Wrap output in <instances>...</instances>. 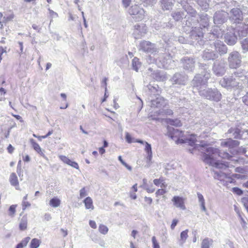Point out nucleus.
Returning <instances> with one entry per match:
<instances>
[{
	"label": "nucleus",
	"instance_id": "39",
	"mask_svg": "<svg viewBox=\"0 0 248 248\" xmlns=\"http://www.w3.org/2000/svg\"><path fill=\"white\" fill-rule=\"evenodd\" d=\"M119 160L121 162V163L124 165L126 168L128 170H130L131 168L130 166H128L123 159L121 156H119L118 157Z\"/></svg>",
	"mask_w": 248,
	"mask_h": 248
},
{
	"label": "nucleus",
	"instance_id": "60",
	"mask_svg": "<svg viewBox=\"0 0 248 248\" xmlns=\"http://www.w3.org/2000/svg\"><path fill=\"white\" fill-rule=\"evenodd\" d=\"M107 78H104L103 80H102V83L104 84V85H105V88L107 87Z\"/></svg>",
	"mask_w": 248,
	"mask_h": 248
},
{
	"label": "nucleus",
	"instance_id": "53",
	"mask_svg": "<svg viewBox=\"0 0 248 248\" xmlns=\"http://www.w3.org/2000/svg\"><path fill=\"white\" fill-rule=\"evenodd\" d=\"M30 205L31 204L29 203V202H23L22 205L23 210H24L27 207L30 206Z\"/></svg>",
	"mask_w": 248,
	"mask_h": 248
},
{
	"label": "nucleus",
	"instance_id": "15",
	"mask_svg": "<svg viewBox=\"0 0 248 248\" xmlns=\"http://www.w3.org/2000/svg\"><path fill=\"white\" fill-rule=\"evenodd\" d=\"M188 230H186L181 232L180 239L179 240V244L182 246L186 242L188 237Z\"/></svg>",
	"mask_w": 248,
	"mask_h": 248
},
{
	"label": "nucleus",
	"instance_id": "19",
	"mask_svg": "<svg viewBox=\"0 0 248 248\" xmlns=\"http://www.w3.org/2000/svg\"><path fill=\"white\" fill-rule=\"evenodd\" d=\"M151 45L152 44L151 42L149 41H143L140 43V46L143 50L145 51H148L150 48V47L151 46Z\"/></svg>",
	"mask_w": 248,
	"mask_h": 248
},
{
	"label": "nucleus",
	"instance_id": "3",
	"mask_svg": "<svg viewBox=\"0 0 248 248\" xmlns=\"http://www.w3.org/2000/svg\"><path fill=\"white\" fill-rule=\"evenodd\" d=\"M129 13L131 15L135 16L134 17L135 21H140L144 19L145 11L142 8H140L138 5H135L130 7Z\"/></svg>",
	"mask_w": 248,
	"mask_h": 248
},
{
	"label": "nucleus",
	"instance_id": "58",
	"mask_svg": "<svg viewBox=\"0 0 248 248\" xmlns=\"http://www.w3.org/2000/svg\"><path fill=\"white\" fill-rule=\"evenodd\" d=\"M0 93L1 95L4 96L5 94L6 93V91L3 88H0Z\"/></svg>",
	"mask_w": 248,
	"mask_h": 248
},
{
	"label": "nucleus",
	"instance_id": "38",
	"mask_svg": "<svg viewBox=\"0 0 248 248\" xmlns=\"http://www.w3.org/2000/svg\"><path fill=\"white\" fill-rule=\"evenodd\" d=\"M85 203V207L87 209H89L90 211L93 210L94 208L93 204V202H84Z\"/></svg>",
	"mask_w": 248,
	"mask_h": 248
},
{
	"label": "nucleus",
	"instance_id": "14",
	"mask_svg": "<svg viewBox=\"0 0 248 248\" xmlns=\"http://www.w3.org/2000/svg\"><path fill=\"white\" fill-rule=\"evenodd\" d=\"M165 179L163 177H160L159 179H155L154 180V184L159 186L162 187H166L167 186V185L164 182Z\"/></svg>",
	"mask_w": 248,
	"mask_h": 248
},
{
	"label": "nucleus",
	"instance_id": "42",
	"mask_svg": "<svg viewBox=\"0 0 248 248\" xmlns=\"http://www.w3.org/2000/svg\"><path fill=\"white\" fill-rule=\"evenodd\" d=\"M109 96V94L107 92V88L106 87V89H105V94H104V96L103 97V98L101 100V103H103L105 101H106L107 99L108 98V97Z\"/></svg>",
	"mask_w": 248,
	"mask_h": 248
},
{
	"label": "nucleus",
	"instance_id": "55",
	"mask_svg": "<svg viewBox=\"0 0 248 248\" xmlns=\"http://www.w3.org/2000/svg\"><path fill=\"white\" fill-rule=\"evenodd\" d=\"M61 231L63 233V237H65L67 236V235L68 234L67 230H65L63 229H61Z\"/></svg>",
	"mask_w": 248,
	"mask_h": 248
},
{
	"label": "nucleus",
	"instance_id": "12",
	"mask_svg": "<svg viewBox=\"0 0 248 248\" xmlns=\"http://www.w3.org/2000/svg\"><path fill=\"white\" fill-rule=\"evenodd\" d=\"M231 13L236 19H242V12L239 8H233L231 10Z\"/></svg>",
	"mask_w": 248,
	"mask_h": 248
},
{
	"label": "nucleus",
	"instance_id": "41",
	"mask_svg": "<svg viewBox=\"0 0 248 248\" xmlns=\"http://www.w3.org/2000/svg\"><path fill=\"white\" fill-rule=\"evenodd\" d=\"M87 195V192L85 187L82 188L80 191V196L81 198H84Z\"/></svg>",
	"mask_w": 248,
	"mask_h": 248
},
{
	"label": "nucleus",
	"instance_id": "57",
	"mask_svg": "<svg viewBox=\"0 0 248 248\" xmlns=\"http://www.w3.org/2000/svg\"><path fill=\"white\" fill-rule=\"evenodd\" d=\"M201 209L202 211H204V212H206V209L205 208V204H204V202H201Z\"/></svg>",
	"mask_w": 248,
	"mask_h": 248
},
{
	"label": "nucleus",
	"instance_id": "26",
	"mask_svg": "<svg viewBox=\"0 0 248 248\" xmlns=\"http://www.w3.org/2000/svg\"><path fill=\"white\" fill-rule=\"evenodd\" d=\"M98 231L101 233L105 235L108 232V229L106 226L100 224L99 226Z\"/></svg>",
	"mask_w": 248,
	"mask_h": 248
},
{
	"label": "nucleus",
	"instance_id": "25",
	"mask_svg": "<svg viewBox=\"0 0 248 248\" xmlns=\"http://www.w3.org/2000/svg\"><path fill=\"white\" fill-rule=\"evenodd\" d=\"M145 151L146 152V153L147 154L149 159H151L152 156L151 146L150 144H149L147 142H145Z\"/></svg>",
	"mask_w": 248,
	"mask_h": 248
},
{
	"label": "nucleus",
	"instance_id": "24",
	"mask_svg": "<svg viewBox=\"0 0 248 248\" xmlns=\"http://www.w3.org/2000/svg\"><path fill=\"white\" fill-rule=\"evenodd\" d=\"M186 138L187 139V142H188L190 145H193L197 141L196 136L194 134L190 135L189 138Z\"/></svg>",
	"mask_w": 248,
	"mask_h": 248
},
{
	"label": "nucleus",
	"instance_id": "37",
	"mask_svg": "<svg viewBox=\"0 0 248 248\" xmlns=\"http://www.w3.org/2000/svg\"><path fill=\"white\" fill-rule=\"evenodd\" d=\"M16 205H12L10 207V208L9 209V211L10 212V216H13L15 214V212H16Z\"/></svg>",
	"mask_w": 248,
	"mask_h": 248
},
{
	"label": "nucleus",
	"instance_id": "56",
	"mask_svg": "<svg viewBox=\"0 0 248 248\" xmlns=\"http://www.w3.org/2000/svg\"><path fill=\"white\" fill-rule=\"evenodd\" d=\"M99 152L101 155H103L105 153V150L104 147H102L99 148Z\"/></svg>",
	"mask_w": 248,
	"mask_h": 248
},
{
	"label": "nucleus",
	"instance_id": "31",
	"mask_svg": "<svg viewBox=\"0 0 248 248\" xmlns=\"http://www.w3.org/2000/svg\"><path fill=\"white\" fill-rule=\"evenodd\" d=\"M163 6L162 8L163 10H169L170 8L173 5L172 3L170 2L169 3H167L164 2V0H163Z\"/></svg>",
	"mask_w": 248,
	"mask_h": 248
},
{
	"label": "nucleus",
	"instance_id": "64",
	"mask_svg": "<svg viewBox=\"0 0 248 248\" xmlns=\"http://www.w3.org/2000/svg\"><path fill=\"white\" fill-rule=\"evenodd\" d=\"M243 186L248 188V181L243 184Z\"/></svg>",
	"mask_w": 248,
	"mask_h": 248
},
{
	"label": "nucleus",
	"instance_id": "5",
	"mask_svg": "<svg viewBox=\"0 0 248 248\" xmlns=\"http://www.w3.org/2000/svg\"><path fill=\"white\" fill-rule=\"evenodd\" d=\"M15 18V15L12 10H7L3 13H0V31L3 29V24L12 21Z\"/></svg>",
	"mask_w": 248,
	"mask_h": 248
},
{
	"label": "nucleus",
	"instance_id": "50",
	"mask_svg": "<svg viewBox=\"0 0 248 248\" xmlns=\"http://www.w3.org/2000/svg\"><path fill=\"white\" fill-rule=\"evenodd\" d=\"M234 208L235 211L236 212L238 216L240 214H242L241 213V212L240 211L239 208L237 206V205L236 204L234 205Z\"/></svg>",
	"mask_w": 248,
	"mask_h": 248
},
{
	"label": "nucleus",
	"instance_id": "13",
	"mask_svg": "<svg viewBox=\"0 0 248 248\" xmlns=\"http://www.w3.org/2000/svg\"><path fill=\"white\" fill-rule=\"evenodd\" d=\"M213 240L209 238H204L201 244V248H210V246L212 244Z\"/></svg>",
	"mask_w": 248,
	"mask_h": 248
},
{
	"label": "nucleus",
	"instance_id": "49",
	"mask_svg": "<svg viewBox=\"0 0 248 248\" xmlns=\"http://www.w3.org/2000/svg\"><path fill=\"white\" fill-rule=\"evenodd\" d=\"M60 202H49L50 206L53 207H57L60 206Z\"/></svg>",
	"mask_w": 248,
	"mask_h": 248
},
{
	"label": "nucleus",
	"instance_id": "4",
	"mask_svg": "<svg viewBox=\"0 0 248 248\" xmlns=\"http://www.w3.org/2000/svg\"><path fill=\"white\" fill-rule=\"evenodd\" d=\"M241 57L237 51L232 52L228 58L230 66L232 68H237L240 66Z\"/></svg>",
	"mask_w": 248,
	"mask_h": 248
},
{
	"label": "nucleus",
	"instance_id": "45",
	"mask_svg": "<svg viewBox=\"0 0 248 248\" xmlns=\"http://www.w3.org/2000/svg\"><path fill=\"white\" fill-rule=\"evenodd\" d=\"M89 225L90 227L93 229H96L97 227L95 222L93 220H90Z\"/></svg>",
	"mask_w": 248,
	"mask_h": 248
},
{
	"label": "nucleus",
	"instance_id": "54",
	"mask_svg": "<svg viewBox=\"0 0 248 248\" xmlns=\"http://www.w3.org/2000/svg\"><path fill=\"white\" fill-rule=\"evenodd\" d=\"M198 197L199 200L200 202H203L204 198H203V196L201 194L198 193Z\"/></svg>",
	"mask_w": 248,
	"mask_h": 248
},
{
	"label": "nucleus",
	"instance_id": "33",
	"mask_svg": "<svg viewBox=\"0 0 248 248\" xmlns=\"http://www.w3.org/2000/svg\"><path fill=\"white\" fill-rule=\"evenodd\" d=\"M238 217L240 219V221H241L240 223L242 225V227H243V229H245L246 227L247 223H246L245 220L244 219V218H243V217L242 215V214L238 215Z\"/></svg>",
	"mask_w": 248,
	"mask_h": 248
},
{
	"label": "nucleus",
	"instance_id": "21",
	"mask_svg": "<svg viewBox=\"0 0 248 248\" xmlns=\"http://www.w3.org/2000/svg\"><path fill=\"white\" fill-rule=\"evenodd\" d=\"M137 184H135L132 187L130 192V197L132 200H135L136 199V192L137 191Z\"/></svg>",
	"mask_w": 248,
	"mask_h": 248
},
{
	"label": "nucleus",
	"instance_id": "17",
	"mask_svg": "<svg viewBox=\"0 0 248 248\" xmlns=\"http://www.w3.org/2000/svg\"><path fill=\"white\" fill-rule=\"evenodd\" d=\"M228 133L229 134H233L234 138H237L240 135L241 130L239 128L237 127H231L228 130Z\"/></svg>",
	"mask_w": 248,
	"mask_h": 248
},
{
	"label": "nucleus",
	"instance_id": "11",
	"mask_svg": "<svg viewBox=\"0 0 248 248\" xmlns=\"http://www.w3.org/2000/svg\"><path fill=\"white\" fill-rule=\"evenodd\" d=\"M237 41V37L234 35H227L225 36V42L229 46L234 45Z\"/></svg>",
	"mask_w": 248,
	"mask_h": 248
},
{
	"label": "nucleus",
	"instance_id": "32",
	"mask_svg": "<svg viewBox=\"0 0 248 248\" xmlns=\"http://www.w3.org/2000/svg\"><path fill=\"white\" fill-rule=\"evenodd\" d=\"M125 139L126 141L129 143L134 142L135 141L131 136L128 133H127L125 135Z\"/></svg>",
	"mask_w": 248,
	"mask_h": 248
},
{
	"label": "nucleus",
	"instance_id": "27",
	"mask_svg": "<svg viewBox=\"0 0 248 248\" xmlns=\"http://www.w3.org/2000/svg\"><path fill=\"white\" fill-rule=\"evenodd\" d=\"M53 130H51L49 131L47 133V134L45 136H37L35 134H33V136L37 138L39 140H42V139H45V138H47L48 136L51 135L53 133Z\"/></svg>",
	"mask_w": 248,
	"mask_h": 248
},
{
	"label": "nucleus",
	"instance_id": "44",
	"mask_svg": "<svg viewBox=\"0 0 248 248\" xmlns=\"http://www.w3.org/2000/svg\"><path fill=\"white\" fill-rule=\"evenodd\" d=\"M7 151L9 154H12L14 151V148L11 144H9L7 147Z\"/></svg>",
	"mask_w": 248,
	"mask_h": 248
},
{
	"label": "nucleus",
	"instance_id": "51",
	"mask_svg": "<svg viewBox=\"0 0 248 248\" xmlns=\"http://www.w3.org/2000/svg\"><path fill=\"white\" fill-rule=\"evenodd\" d=\"M23 160L24 162H29L30 160V157L29 155H26L23 157Z\"/></svg>",
	"mask_w": 248,
	"mask_h": 248
},
{
	"label": "nucleus",
	"instance_id": "34",
	"mask_svg": "<svg viewBox=\"0 0 248 248\" xmlns=\"http://www.w3.org/2000/svg\"><path fill=\"white\" fill-rule=\"evenodd\" d=\"M152 241L153 244V248H160L159 244L157 243L155 236L152 237Z\"/></svg>",
	"mask_w": 248,
	"mask_h": 248
},
{
	"label": "nucleus",
	"instance_id": "35",
	"mask_svg": "<svg viewBox=\"0 0 248 248\" xmlns=\"http://www.w3.org/2000/svg\"><path fill=\"white\" fill-rule=\"evenodd\" d=\"M30 239V237H27L24 238L19 243L24 247L27 245Z\"/></svg>",
	"mask_w": 248,
	"mask_h": 248
},
{
	"label": "nucleus",
	"instance_id": "20",
	"mask_svg": "<svg viewBox=\"0 0 248 248\" xmlns=\"http://www.w3.org/2000/svg\"><path fill=\"white\" fill-rule=\"evenodd\" d=\"M141 65V63L140 62L139 59L135 57L132 60V66L133 67V69L137 72L138 71L139 68L140 67Z\"/></svg>",
	"mask_w": 248,
	"mask_h": 248
},
{
	"label": "nucleus",
	"instance_id": "16",
	"mask_svg": "<svg viewBox=\"0 0 248 248\" xmlns=\"http://www.w3.org/2000/svg\"><path fill=\"white\" fill-rule=\"evenodd\" d=\"M30 142L33 149L36 152H37L39 154H42L43 153L40 145L33 139H31Z\"/></svg>",
	"mask_w": 248,
	"mask_h": 248
},
{
	"label": "nucleus",
	"instance_id": "46",
	"mask_svg": "<svg viewBox=\"0 0 248 248\" xmlns=\"http://www.w3.org/2000/svg\"><path fill=\"white\" fill-rule=\"evenodd\" d=\"M123 0V3L124 6H125V7L126 8L129 6L130 2H131V0Z\"/></svg>",
	"mask_w": 248,
	"mask_h": 248
},
{
	"label": "nucleus",
	"instance_id": "6",
	"mask_svg": "<svg viewBox=\"0 0 248 248\" xmlns=\"http://www.w3.org/2000/svg\"><path fill=\"white\" fill-rule=\"evenodd\" d=\"M222 97L221 93L217 90H210L207 91L206 98L207 99L215 101L216 102L219 101Z\"/></svg>",
	"mask_w": 248,
	"mask_h": 248
},
{
	"label": "nucleus",
	"instance_id": "9",
	"mask_svg": "<svg viewBox=\"0 0 248 248\" xmlns=\"http://www.w3.org/2000/svg\"><path fill=\"white\" fill-rule=\"evenodd\" d=\"M215 46L217 51L221 54H224L227 52V47L221 41H217L215 43Z\"/></svg>",
	"mask_w": 248,
	"mask_h": 248
},
{
	"label": "nucleus",
	"instance_id": "36",
	"mask_svg": "<svg viewBox=\"0 0 248 248\" xmlns=\"http://www.w3.org/2000/svg\"><path fill=\"white\" fill-rule=\"evenodd\" d=\"M166 193V191L164 189H158L156 193V196L158 197L160 196L164 195Z\"/></svg>",
	"mask_w": 248,
	"mask_h": 248
},
{
	"label": "nucleus",
	"instance_id": "43",
	"mask_svg": "<svg viewBox=\"0 0 248 248\" xmlns=\"http://www.w3.org/2000/svg\"><path fill=\"white\" fill-rule=\"evenodd\" d=\"M178 220L176 219H174L172 220V223L170 226V228L172 230H173L175 226L177 225L178 223Z\"/></svg>",
	"mask_w": 248,
	"mask_h": 248
},
{
	"label": "nucleus",
	"instance_id": "29",
	"mask_svg": "<svg viewBox=\"0 0 248 248\" xmlns=\"http://www.w3.org/2000/svg\"><path fill=\"white\" fill-rule=\"evenodd\" d=\"M232 191L239 196L241 195L243 193V191L241 189L237 187H233L232 188Z\"/></svg>",
	"mask_w": 248,
	"mask_h": 248
},
{
	"label": "nucleus",
	"instance_id": "63",
	"mask_svg": "<svg viewBox=\"0 0 248 248\" xmlns=\"http://www.w3.org/2000/svg\"><path fill=\"white\" fill-rule=\"evenodd\" d=\"M244 206L245 208L247 209V212H248V202H244Z\"/></svg>",
	"mask_w": 248,
	"mask_h": 248
},
{
	"label": "nucleus",
	"instance_id": "23",
	"mask_svg": "<svg viewBox=\"0 0 248 248\" xmlns=\"http://www.w3.org/2000/svg\"><path fill=\"white\" fill-rule=\"evenodd\" d=\"M40 241L37 238H33L31 240L30 243V248H37L40 245Z\"/></svg>",
	"mask_w": 248,
	"mask_h": 248
},
{
	"label": "nucleus",
	"instance_id": "28",
	"mask_svg": "<svg viewBox=\"0 0 248 248\" xmlns=\"http://www.w3.org/2000/svg\"><path fill=\"white\" fill-rule=\"evenodd\" d=\"M241 46L243 50L248 51V38L245 39L242 42Z\"/></svg>",
	"mask_w": 248,
	"mask_h": 248
},
{
	"label": "nucleus",
	"instance_id": "7",
	"mask_svg": "<svg viewBox=\"0 0 248 248\" xmlns=\"http://www.w3.org/2000/svg\"><path fill=\"white\" fill-rule=\"evenodd\" d=\"M59 158L64 163L67 164L76 169H78V170L79 169V166H78V164L75 161L71 160L67 156H66L65 155H60L59 156Z\"/></svg>",
	"mask_w": 248,
	"mask_h": 248
},
{
	"label": "nucleus",
	"instance_id": "1",
	"mask_svg": "<svg viewBox=\"0 0 248 248\" xmlns=\"http://www.w3.org/2000/svg\"><path fill=\"white\" fill-rule=\"evenodd\" d=\"M206 153H203L202 155L203 162L217 168L223 169L229 167L228 162L217 160L218 157L230 159L232 156L229 153H221L218 149L213 147L207 148L206 149Z\"/></svg>",
	"mask_w": 248,
	"mask_h": 248
},
{
	"label": "nucleus",
	"instance_id": "48",
	"mask_svg": "<svg viewBox=\"0 0 248 248\" xmlns=\"http://www.w3.org/2000/svg\"><path fill=\"white\" fill-rule=\"evenodd\" d=\"M12 116L14 117L16 119L19 120L20 122L23 123V120L22 118V117L18 115H16V114H12Z\"/></svg>",
	"mask_w": 248,
	"mask_h": 248
},
{
	"label": "nucleus",
	"instance_id": "52",
	"mask_svg": "<svg viewBox=\"0 0 248 248\" xmlns=\"http://www.w3.org/2000/svg\"><path fill=\"white\" fill-rule=\"evenodd\" d=\"M44 218L45 219H46V220L47 221H49V220L51 219V217L50 216V214H46L44 216Z\"/></svg>",
	"mask_w": 248,
	"mask_h": 248
},
{
	"label": "nucleus",
	"instance_id": "18",
	"mask_svg": "<svg viewBox=\"0 0 248 248\" xmlns=\"http://www.w3.org/2000/svg\"><path fill=\"white\" fill-rule=\"evenodd\" d=\"M27 217H23L21 218L19 223V229L21 231H24L26 229L27 227Z\"/></svg>",
	"mask_w": 248,
	"mask_h": 248
},
{
	"label": "nucleus",
	"instance_id": "2",
	"mask_svg": "<svg viewBox=\"0 0 248 248\" xmlns=\"http://www.w3.org/2000/svg\"><path fill=\"white\" fill-rule=\"evenodd\" d=\"M168 133L169 137L175 140L176 144L184 143L187 142V139L182 131L174 128H169Z\"/></svg>",
	"mask_w": 248,
	"mask_h": 248
},
{
	"label": "nucleus",
	"instance_id": "30",
	"mask_svg": "<svg viewBox=\"0 0 248 248\" xmlns=\"http://www.w3.org/2000/svg\"><path fill=\"white\" fill-rule=\"evenodd\" d=\"M174 206L181 209L185 210L186 209L184 202H173Z\"/></svg>",
	"mask_w": 248,
	"mask_h": 248
},
{
	"label": "nucleus",
	"instance_id": "40",
	"mask_svg": "<svg viewBox=\"0 0 248 248\" xmlns=\"http://www.w3.org/2000/svg\"><path fill=\"white\" fill-rule=\"evenodd\" d=\"M243 102L248 106V92L242 97Z\"/></svg>",
	"mask_w": 248,
	"mask_h": 248
},
{
	"label": "nucleus",
	"instance_id": "10",
	"mask_svg": "<svg viewBox=\"0 0 248 248\" xmlns=\"http://www.w3.org/2000/svg\"><path fill=\"white\" fill-rule=\"evenodd\" d=\"M9 181L11 185L15 186L16 189H20L18 178L15 173L13 172L11 174L9 177Z\"/></svg>",
	"mask_w": 248,
	"mask_h": 248
},
{
	"label": "nucleus",
	"instance_id": "47",
	"mask_svg": "<svg viewBox=\"0 0 248 248\" xmlns=\"http://www.w3.org/2000/svg\"><path fill=\"white\" fill-rule=\"evenodd\" d=\"M172 202H183V198L178 197V196H175L172 199Z\"/></svg>",
	"mask_w": 248,
	"mask_h": 248
},
{
	"label": "nucleus",
	"instance_id": "61",
	"mask_svg": "<svg viewBox=\"0 0 248 248\" xmlns=\"http://www.w3.org/2000/svg\"><path fill=\"white\" fill-rule=\"evenodd\" d=\"M166 113L169 114V115H172L173 114V112H172V110H171V109H168Z\"/></svg>",
	"mask_w": 248,
	"mask_h": 248
},
{
	"label": "nucleus",
	"instance_id": "62",
	"mask_svg": "<svg viewBox=\"0 0 248 248\" xmlns=\"http://www.w3.org/2000/svg\"><path fill=\"white\" fill-rule=\"evenodd\" d=\"M103 147L104 148H105V147H108V143L107 142V141L105 140H104V142H103Z\"/></svg>",
	"mask_w": 248,
	"mask_h": 248
},
{
	"label": "nucleus",
	"instance_id": "22",
	"mask_svg": "<svg viewBox=\"0 0 248 248\" xmlns=\"http://www.w3.org/2000/svg\"><path fill=\"white\" fill-rule=\"evenodd\" d=\"M168 123L171 125L175 126H181L182 124L181 121L179 119H169L168 121Z\"/></svg>",
	"mask_w": 248,
	"mask_h": 248
},
{
	"label": "nucleus",
	"instance_id": "8",
	"mask_svg": "<svg viewBox=\"0 0 248 248\" xmlns=\"http://www.w3.org/2000/svg\"><path fill=\"white\" fill-rule=\"evenodd\" d=\"M239 141L233 140L231 138L228 139L226 140L221 143V146L229 147L230 148H233L234 147H237L239 145Z\"/></svg>",
	"mask_w": 248,
	"mask_h": 248
},
{
	"label": "nucleus",
	"instance_id": "59",
	"mask_svg": "<svg viewBox=\"0 0 248 248\" xmlns=\"http://www.w3.org/2000/svg\"><path fill=\"white\" fill-rule=\"evenodd\" d=\"M138 232L136 230H133L131 232V236L135 238L136 235L137 234Z\"/></svg>",
	"mask_w": 248,
	"mask_h": 248
}]
</instances>
